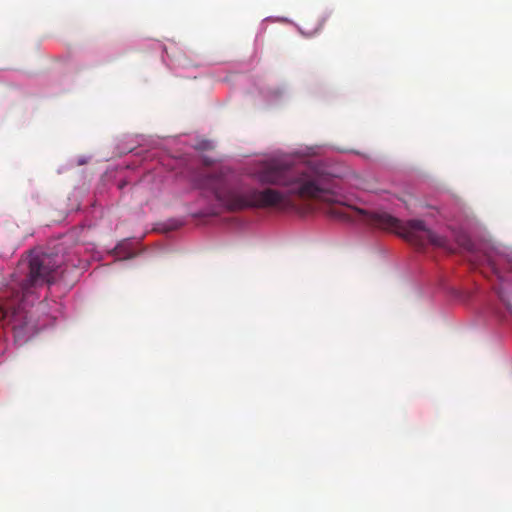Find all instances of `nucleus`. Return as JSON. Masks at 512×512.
Masks as SVG:
<instances>
[{"label": "nucleus", "instance_id": "f257e3e1", "mask_svg": "<svg viewBox=\"0 0 512 512\" xmlns=\"http://www.w3.org/2000/svg\"><path fill=\"white\" fill-rule=\"evenodd\" d=\"M252 176L261 185L282 186L285 188V192L272 188L257 190L233 184L224 169L200 175L196 184L199 188L213 193L216 200L229 210L286 208L294 205L293 198L314 199L332 205L328 213L334 218L341 220L365 219L379 228L398 233L418 247L431 244L448 249L447 238L427 228L422 220L402 222L386 212L368 213L363 209L339 203L338 195L334 191L333 180L313 167L292 168L283 161L269 160L261 163Z\"/></svg>", "mask_w": 512, "mask_h": 512}, {"label": "nucleus", "instance_id": "7ed1b4c3", "mask_svg": "<svg viewBox=\"0 0 512 512\" xmlns=\"http://www.w3.org/2000/svg\"><path fill=\"white\" fill-rule=\"evenodd\" d=\"M71 266L76 267L77 265L74 262H71Z\"/></svg>", "mask_w": 512, "mask_h": 512}, {"label": "nucleus", "instance_id": "f03ea898", "mask_svg": "<svg viewBox=\"0 0 512 512\" xmlns=\"http://www.w3.org/2000/svg\"><path fill=\"white\" fill-rule=\"evenodd\" d=\"M61 252L60 248L55 253L31 251L11 275L14 301L3 308L2 320L12 328L16 339H23L33 330L25 311L26 299L38 287L52 283L63 265L68 266L70 259Z\"/></svg>", "mask_w": 512, "mask_h": 512}]
</instances>
